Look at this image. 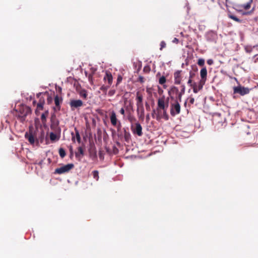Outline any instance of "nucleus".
Segmentation results:
<instances>
[{
    "mask_svg": "<svg viewBox=\"0 0 258 258\" xmlns=\"http://www.w3.org/2000/svg\"><path fill=\"white\" fill-rule=\"evenodd\" d=\"M180 112V105L179 101L177 99H175L173 103H172L170 105V113L172 116H175Z\"/></svg>",
    "mask_w": 258,
    "mask_h": 258,
    "instance_id": "f257e3e1",
    "label": "nucleus"
},
{
    "mask_svg": "<svg viewBox=\"0 0 258 258\" xmlns=\"http://www.w3.org/2000/svg\"><path fill=\"white\" fill-rule=\"evenodd\" d=\"M174 82L176 85H182V81L184 78H186V76L184 75V72L182 71L177 70L174 73Z\"/></svg>",
    "mask_w": 258,
    "mask_h": 258,
    "instance_id": "f03ea898",
    "label": "nucleus"
},
{
    "mask_svg": "<svg viewBox=\"0 0 258 258\" xmlns=\"http://www.w3.org/2000/svg\"><path fill=\"white\" fill-rule=\"evenodd\" d=\"M31 112V108L28 106H24L22 107L19 110L18 115H16L18 118H20L22 121H23L27 115Z\"/></svg>",
    "mask_w": 258,
    "mask_h": 258,
    "instance_id": "7ed1b4c3",
    "label": "nucleus"
},
{
    "mask_svg": "<svg viewBox=\"0 0 258 258\" xmlns=\"http://www.w3.org/2000/svg\"><path fill=\"white\" fill-rule=\"evenodd\" d=\"M250 89L247 87H244L241 85L233 87V93L239 94L241 96L245 95L249 93Z\"/></svg>",
    "mask_w": 258,
    "mask_h": 258,
    "instance_id": "20e7f679",
    "label": "nucleus"
},
{
    "mask_svg": "<svg viewBox=\"0 0 258 258\" xmlns=\"http://www.w3.org/2000/svg\"><path fill=\"white\" fill-rule=\"evenodd\" d=\"M74 167V165L73 163L63 165L59 168H57L55 170L54 173L61 174L66 172H69Z\"/></svg>",
    "mask_w": 258,
    "mask_h": 258,
    "instance_id": "39448f33",
    "label": "nucleus"
},
{
    "mask_svg": "<svg viewBox=\"0 0 258 258\" xmlns=\"http://www.w3.org/2000/svg\"><path fill=\"white\" fill-rule=\"evenodd\" d=\"M70 105L71 110L74 111L75 109H79L81 107L83 106V102L80 99H72L70 102Z\"/></svg>",
    "mask_w": 258,
    "mask_h": 258,
    "instance_id": "423d86ee",
    "label": "nucleus"
},
{
    "mask_svg": "<svg viewBox=\"0 0 258 258\" xmlns=\"http://www.w3.org/2000/svg\"><path fill=\"white\" fill-rule=\"evenodd\" d=\"M131 128L134 134H136L139 137L143 135L142 127L139 122H136L134 126L132 125Z\"/></svg>",
    "mask_w": 258,
    "mask_h": 258,
    "instance_id": "0eeeda50",
    "label": "nucleus"
},
{
    "mask_svg": "<svg viewBox=\"0 0 258 258\" xmlns=\"http://www.w3.org/2000/svg\"><path fill=\"white\" fill-rule=\"evenodd\" d=\"M206 40L209 42H216L217 39V33L213 31L208 32L205 35Z\"/></svg>",
    "mask_w": 258,
    "mask_h": 258,
    "instance_id": "6e6552de",
    "label": "nucleus"
},
{
    "mask_svg": "<svg viewBox=\"0 0 258 258\" xmlns=\"http://www.w3.org/2000/svg\"><path fill=\"white\" fill-rule=\"evenodd\" d=\"M136 100H137L136 105H137V112L139 113L140 107L144 106L143 103V97L142 95L140 94V93L139 92L137 93Z\"/></svg>",
    "mask_w": 258,
    "mask_h": 258,
    "instance_id": "1a4fd4ad",
    "label": "nucleus"
},
{
    "mask_svg": "<svg viewBox=\"0 0 258 258\" xmlns=\"http://www.w3.org/2000/svg\"><path fill=\"white\" fill-rule=\"evenodd\" d=\"M168 106V102H167L166 103H165L164 96L159 98L158 99L157 108L160 109H164L165 108H167Z\"/></svg>",
    "mask_w": 258,
    "mask_h": 258,
    "instance_id": "9d476101",
    "label": "nucleus"
},
{
    "mask_svg": "<svg viewBox=\"0 0 258 258\" xmlns=\"http://www.w3.org/2000/svg\"><path fill=\"white\" fill-rule=\"evenodd\" d=\"M110 120L113 126H117V123H118V121H119L117 119L116 113L113 110L110 112Z\"/></svg>",
    "mask_w": 258,
    "mask_h": 258,
    "instance_id": "9b49d317",
    "label": "nucleus"
},
{
    "mask_svg": "<svg viewBox=\"0 0 258 258\" xmlns=\"http://www.w3.org/2000/svg\"><path fill=\"white\" fill-rule=\"evenodd\" d=\"M200 76L201 79L200 82H202V83H206L207 80V70L205 67H203L200 71Z\"/></svg>",
    "mask_w": 258,
    "mask_h": 258,
    "instance_id": "f8f14e48",
    "label": "nucleus"
},
{
    "mask_svg": "<svg viewBox=\"0 0 258 258\" xmlns=\"http://www.w3.org/2000/svg\"><path fill=\"white\" fill-rule=\"evenodd\" d=\"M205 84V83H202V82H199L198 84H197L196 83H193V92L195 93H197L200 90L203 89Z\"/></svg>",
    "mask_w": 258,
    "mask_h": 258,
    "instance_id": "ddd939ff",
    "label": "nucleus"
},
{
    "mask_svg": "<svg viewBox=\"0 0 258 258\" xmlns=\"http://www.w3.org/2000/svg\"><path fill=\"white\" fill-rule=\"evenodd\" d=\"M62 98L59 97L57 95L54 97V103L56 107L54 108L55 110H59L60 109V103L62 102Z\"/></svg>",
    "mask_w": 258,
    "mask_h": 258,
    "instance_id": "4468645a",
    "label": "nucleus"
},
{
    "mask_svg": "<svg viewBox=\"0 0 258 258\" xmlns=\"http://www.w3.org/2000/svg\"><path fill=\"white\" fill-rule=\"evenodd\" d=\"M105 81L108 82V85L110 86L112 83L113 78L111 73L106 72L103 78Z\"/></svg>",
    "mask_w": 258,
    "mask_h": 258,
    "instance_id": "2eb2a0df",
    "label": "nucleus"
},
{
    "mask_svg": "<svg viewBox=\"0 0 258 258\" xmlns=\"http://www.w3.org/2000/svg\"><path fill=\"white\" fill-rule=\"evenodd\" d=\"M185 91V86L184 84H182L181 86V90L180 92L178 91V94H177V97L176 99H177L179 102L181 101V98L182 95L184 94Z\"/></svg>",
    "mask_w": 258,
    "mask_h": 258,
    "instance_id": "dca6fc26",
    "label": "nucleus"
},
{
    "mask_svg": "<svg viewBox=\"0 0 258 258\" xmlns=\"http://www.w3.org/2000/svg\"><path fill=\"white\" fill-rule=\"evenodd\" d=\"M177 94H178V88L174 86H172L168 91V94L170 96L177 95ZM171 98L172 99L173 97L171 96Z\"/></svg>",
    "mask_w": 258,
    "mask_h": 258,
    "instance_id": "f3484780",
    "label": "nucleus"
},
{
    "mask_svg": "<svg viewBox=\"0 0 258 258\" xmlns=\"http://www.w3.org/2000/svg\"><path fill=\"white\" fill-rule=\"evenodd\" d=\"M228 17L232 19L233 20L238 22V23H241L243 22V20H241V19H240L239 18H238L236 16H235L234 15H233L231 12H228Z\"/></svg>",
    "mask_w": 258,
    "mask_h": 258,
    "instance_id": "a211bd4d",
    "label": "nucleus"
},
{
    "mask_svg": "<svg viewBox=\"0 0 258 258\" xmlns=\"http://www.w3.org/2000/svg\"><path fill=\"white\" fill-rule=\"evenodd\" d=\"M89 152L91 156L95 157L97 156L96 148L94 145H90V147L89 149Z\"/></svg>",
    "mask_w": 258,
    "mask_h": 258,
    "instance_id": "6ab92c4d",
    "label": "nucleus"
},
{
    "mask_svg": "<svg viewBox=\"0 0 258 258\" xmlns=\"http://www.w3.org/2000/svg\"><path fill=\"white\" fill-rule=\"evenodd\" d=\"M25 138L28 140L29 142L31 144H33L35 143V141L36 140L33 135L31 133H30V134L26 133L25 134Z\"/></svg>",
    "mask_w": 258,
    "mask_h": 258,
    "instance_id": "aec40b11",
    "label": "nucleus"
},
{
    "mask_svg": "<svg viewBox=\"0 0 258 258\" xmlns=\"http://www.w3.org/2000/svg\"><path fill=\"white\" fill-rule=\"evenodd\" d=\"M137 114L139 118L143 120L145 116V110L144 106L140 107L139 113H137Z\"/></svg>",
    "mask_w": 258,
    "mask_h": 258,
    "instance_id": "412c9836",
    "label": "nucleus"
},
{
    "mask_svg": "<svg viewBox=\"0 0 258 258\" xmlns=\"http://www.w3.org/2000/svg\"><path fill=\"white\" fill-rule=\"evenodd\" d=\"M123 130L124 140L126 142L128 143L131 138V134L126 129L124 128Z\"/></svg>",
    "mask_w": 258,
    "mask_h": 258,
    "instance_id": "4be33fe9",
    "label": "nucleus"
},
{
    "mask_svg": "<svg viewBox=\"0 0 258 258\" xmlns=\"http://www.w3.org/2000/svg\"><path fill=\"white\" fill-rule=\"evenodd\" d=\"M167 108L162 109V118H163L165 120H169V115L167 114Z\"/></svg>",
    "mask_w": 258,
    "mask_h": 258,
    "instance_id": "5701e85b",
    "label": "nucleus"
},
{
    "mask_svg": "<svg viewBox=\"0 0 258 258\" xmlns=\"http://www.w3.org/2000/svg\"><path fill=\"white\" fill-rule=\"evenodd\" d=\"M156 111H157V114L156 116V119L158 121L160 120L161 119H162V109H160L156 108Z\"/></svg>",
    "mask_w": 258,
    "mask_h": 258,
    "instance_id": "b1692460",
    "label": "nucleus"
},
{
    "mask_svg": "<svg viewBox=\"0 0 258 258\" xmlns=\"http://www.w3.org/2000/svg\"><path fill=\"white\" fill-rule=\"evenodd\" d=\"M252 2V0H249L246 4H242L239 7L243 8L245 10H248L250 8L251 4Z\"/></svg>",
    "mask_w": 258,
    "mask_h": 258,
    "instance_id": "393cba45",
    "label": "nucleus"
},
{
    "mask_svg": "<svg viewBox=\"0 0 258 258\" xmlns=\"http://www.w3.org/2000/svg\"><path fill=\"white\" fill-rule=\"evenodd\" d=\"M48 114V111H46L44 113H43L41 115V119L43 123L46 122V116Z\"/></svg>",
    "mask_w": 258,
    "mask_h": 258,
    "instance_id": "a878e982",
    "label": "nucleus"
},
{
    "mask_svg": "<svg viewBox=\"0 0 258 258\" xmlns=\"http://www.w3.org/2000/svg\"><path fill=\"white\" fill-rule=\"evenodd\" d=\"M78 152L76 153L75 155L76 157H79L80 156V155H81L82 156L84 155V153L83 148L81 147H79L78 148Z\"/></svg>",
    "mask_w": 258,
    "mask_h": 258,
    "instance_id": "bb28decb",
    "label": "nucleus"
},
{
    "mask_svg": "<svg viewBox=\"0 0 258 258\" xmlns=\"http://www.w3.org/2000/svg\"><path fill=\"white\" fill-rule=\"evenodd\" d=\"M50 139L51 141H54L55 140H58L59 138H58L55 134L53 132H51L50 134Z\"/></svg>",
    "mask_w": 258,
    "mask_h": 258,
    "instance_id": "cd10ccee",
    "label": "nucleus"
},
{
    "mask_svg": "<svg viewBox=\"0 0 258 258\" xmlns=\"http://www.w3.org/2000/svg\"><path fill=\"white\" fill-rule=\"evenodd\" d=\"M79 95L81 97L86 99L87 97V91L85 90H82L80 92Z\"/></svg>",
    "mask_w": 258,
    "mask_h": 258,
    "instance_id": "c85d7f7f",
    "label": "nucleus"
},
{
    "mask_svg": "<svg viewBox=\"0 0 258 258\" xmlns=\"http://www.w3.org/2000/svg\"><path fill=\"white\" fill-rule=\"evenodd\" d=\"M92 175L93 176V178L96 180H98L99 176V172L97 170H94L92 171Z\"/></svg>",
    "mask_w": 258,
    "mask_h": 258,
    "instance_id": "c756f323",
    "label": "nucleus"
},
{
    "mask_svg": "<svg viewBox=\"0 0 258 258\" xmlns=\"http://www.w3.org/2000/svg\"><path fill=\"white\" fill-rule=\"evenodd\" d=\"M166 82V79L165 77L162 76L159 78V83L160 85H164Z\"/></svg>",
    "mask_w": 258,
    "mask_h": 258,
    "instance_id": "7c9ffc66",
    "label": "nucleus"
},
{
    "mask_svg": "<svg viewBox=\"0 0 258 258\" xmlns=\"http://www.w3.org/2000/svg\"><path fill=\"white\" fill-rule=\"evenodd\" d=\"M59 154L61 158H63L66 155L65 150L61 148L59 149Z\"/></svg>",
    "mask_w": 258,
    "mask_h": 258,
    "instance_id": "2f4dec72",
    "label": "nucleus"
},
{
    "mask_svg": "<svg viewBox=\"0 0 258 258\" xmlns=\"http://www.w3.org/2000/svg\"><path fill=\"white\" fill-rule=\"evenodd\" d=\"M109 87V85L108 86H105V85H102L100 88V90L104 93L106 94L107 92V91Z\"/></svg>",
    "mask_w": 258,
    "mask_h": 258,
    "instance_id": "473e14b6",
    "label": "nucleus"
},
{
    "mask_svg": "<svg viewBox=\"0 0 258 258\" xmlns=\"http://www.w3.org/2000/svg\"><path fill=\"white\" fill-rule=\"evenodd\" d=\"M75 132H76V140L77 141V142L79 143H80L81 142V137H80V134H79V131L76 130L75 128Z\"/></svg>",
    "mask_w": 258,
    "mask_h": 258,
    "instance_id": "72a5a7b5",
    "label": "nucleus"
},
{
    "mask_svg": "<svg viewBox=\"0 0 258 258\" xmlns=\"http://www.w3.org/2000/svg\"><path fill=\"white\" fill-rule=\"evenodd\" d=\"M44 138V132L43 131H41L40 133V136L39 137V139H36V141L39 140L40 142H42L43 141Z\"/></svg>",
    "mask_w": 258,
    "mask_h": 258,
    "instance_id": "f704fd0d",
    "label": "nucleus"
},
{
    "mask_svg": "<svg viewBox=\"0 0 258 258\" xmlns=\"http://www.w3.org/2000/svg\"><path fill=\"white\" fill-rule=\"evenodd\" d=\"M198 64L200 66H204L205 64V59L203 58H200L198 61Z\"/></svg>",
    "mask_w": 258,
    "mask_h": 258,
    "instance_id": "c9c22d12",
    "label": "nucleus"
},
{
    "mask_svg": "<svg viewBox=\"0 0 258 258\" xmlns=\"http://www.w3.org/2000/svg\"><path fill=\"white\" fill-rule=\"evenodd\" d=\"M88 81L90 84H93V74H89L88 76Z\"/></svg>",
    "mask_w": 258,
    "mask_h": 258,
    "instance_id": "e433bc0d",
    "label": "nucleus"
},
{
    "mask_svg": "<svg viewBox=\"0 0 258 258\" xmlns=\"http://www.w3.org/2000/svg\"><path fill=\"white\" fill-rule=\"evenodd\" d=\"M156 113H157L156 109H153L152 112V117L153 118L156 119V114H157Z\"/></svg>",
    "mask_w": 258,
    "mask_h": 258,
    "instance_id": "4c0bfd02",
    "label": "nucleus"
},
{
    "mask_svg": "<svg viewBox=\"0 0 258 258\" xmlns=\"http://www.w3.org/2000/svg\"><path fill=\"white\" fill-rule=\"evenodd\" d=\"M166 47V43L164 41H162L160 43V50H162L163 48Z\"/></svg>",
    "mask_w": 258,
    "mask_h": 258,
    "instance_id": "58836bf2",
    "label": "nucleus"
},
{
    "mask_svg": "<svg viewBox=\"0 0 258 258\" xmlns=\"http://www.w3.org/2000/svg\"><path fill=\"white\" fill-rule=\"evenodd\" d=\"M115 93V90H110L108 92V95L109 96H112L113 95H114Z\"/></svg>",
    "mask_w": 258,
    "mask_h": 258,
    "instance_id": "ea45409f",
    "label": "nucleus"
},
{
    "mask_svg": "<svg viewBox=\"0 0 258 258\" xmlns=\"http://www.w3.org/2000/svg\"><path fill=\"white\" fill-rule=\"evenodd\" d=\"M43 107V103L39 102L37 104V108L39 109H42Z\"/></svg>",
    "mask_w": 258,
    "mask_h": 258,
    "instance_id": "a19ab883",
    "label": "nucleus"
},
{
    "mask_svg": "<svg viewBox=\"0 0 258 258\" xmlns=\"http://www.w3.org/2000/svg\"><path fill=\"white\" fill-rule=\"evenodd\" d=\"M116 127L117 131H119L121 127V124L120 121H118V123H117V126H115Z\"/></svg>",
    "mask_w": 258,
    "mask_h": 258,
    "instance_id": "79ce46f5",
    "label": "nucleus"
},
{
    "mask_svg": "<svg viewBox=\"0 0 258 258\" xmlns=\"http://www.w3.org/2000/svg\"><path fill=\"white\" fill-rule=\"evenodd\" d=\"M138 81L141 83H143L144 82V78L143 76H140L138 78Z\"/></svg>",
    "mask_w": 258,
    "mask_h": 258,
    "instance_id": "37998d69",
    "label": "nucleus"
},
{
    "mask_svg": "<svg viewBox=\"0 0 258 258\" xmlns=\"http://www.w3.org/2000/svg\"><path fill=\"white\" fill-rule=\"evenodd\" d=\"M187 84L188 86L193 87V84L192 83V80L191 79H188L187 81Z\"/></svg>",
    "mask_w": 258,
    "mask_h": 258,
    "instance_id": "c03bdc74",
    "label": "nucleus"
},
{
    "mask_svg": "<svg viewBox=\"0 0 258 258\" xmlns=\"http://www.w3.org/2000/svg\"><path fill=\"white\" fill-rule=\"evenodd\" d=\"M195 102V99L193 97L189 98V103L191 104H194Z\"/></svg>",
    "mask_w": 258,
    "mask_h": 258,
    "instance_id": "a18cd8bd",
    "label": "nucleus"
},
{
    "mask_svg": "<svg viewBox=\"0 0 258 258\" xmlns=\"http://www.w3.org/2000/svg\"><path fill=\"white\" fill-rule=\"evenodd\" d=\"M207 63L209 64V65H212L214 63V61L213 59H209L208 60H207Z\"/></svg>",
    "mask_w": 258,
    "mask_h": 258,
    "instance_id": "49530a36",
    "label": "nucleus"
},
{
    "mask_svg": "<svg viewBox=\"0 0 258 258\" xmlns=\"http://www.w3.org/2000/svg\"><path fill=\"white\" fill-rule=\"evenodd\" d=\"M119 112L120 114H121L122 115H123V116H124V114H125V111H124V109L123 107H122L120 110H119Z\"/></svg>",
    "mask_w": 258,
    "mask_h": 258,
    "instance_id": "de8ad7c7",
    "label": "nucleus"
},
{
    "mask_svg": "<svg viewBox=\"0 0 258 258\" xmlns=\"http://www.w3.org/2000/svg\"><path fill=\"white\" fill-rule=\"evenodd\" d=\"M254 10V8L249 12H244L243 13V15H249L251 13V12Z\"/></svg>",
    "mask_w": 258,
    "mask_h": 258,
    "instance_id": "09e8293b",
    "label": "nucleus"
},
{
    "mask_svg": "<svg viewBox=\"0 0 258 258\" xmlns=\"http://www.w3.org/2000/svg\"><path fill=\"white\" fill-rule=\"evenodd\" d=\"M194 76H195V73L191 72V71H190V72H189V79H191L194 77Z\"/></svg>",
    "mask_w": 258,
    "mask_h": 258,
    "instance_id": "8fccbe9b",
    "label": "nucleus"
},
{
    "mask_svg": "<svg viewBox=\"0 0 258 258\" xmlns=\"http://www.w3.org/2000/svg\"><path fill=\"white\" fill-rule=\"evenodd\" d=\"M122 78L121 76H119L117 78V83L118 84L121 81Z\"/></svg>",
    "mask_w": 258,
    "mask_h": 258,
    "instance_id": "3c124183",
    "label": "nucleus"
},
{
    "mask_svg": "<svg viewBox=\"0 0 258 258\" xmlns=\"http://www.w3.org/2000/svg\"><path fill=\"white\" fill-rule=\"evenodd\" d=\"M172 42L173 43H176V44H177V43H178L179 40H178V39L177 38H174L172 40Z\"/></svg>",
    "mask_w": 258,
    "mask_h": 258,
    "instance_id": "603ef678",
    "label": "nucleus"
},
{
    "mask_svg": "<svg viewBox=\"0 0 258 258\" xmlns=\"http://www.w3.org/2000/svg\"><path fill=\"white\" fill-rule=\"evenodd\" d=\"M254 61L255 62L258 60V54H255L253 56Z\"/></svg>",
    "mask_w": 258,
    "mask_h": 258,
    "instance_id": "864d4df0",
    "label": "nucleus"
},
{
    "mask_svg": "<svg viewBox=\"0 0 258 258\" xmlns=\"http://www.w3.org/2000/svg\"><path fill=\"white\" fill-rule=\"evenodd\" d=\"M146 119L147 121H149V120H150V119L149 114H147L146 115Z\"/></svg>",
    "mask_w": 258,
    "mask_h": 258,
    "instance_id": "5fc2aeb1",
    "label": "nucleus"
},
{
    "mask_svg": "<svg viewBox=\"0 0 258 258\" xmlns=\"http://www.w3.org/2000/svg\"><path fill=\"white\" fill-rule=\"evenodd\" d=\"M99 156L100 159H102L103 158V155H102V154L101 151H100L99 153Z\"/></svg>",
    "mask_w": 258,
    "mask_h": 258,
    "instance_id": "6e6d98bb",
    "label": "nucleus"
},
{
    "mask_svg": "<svg viewBox=\"0 0 258 258\" xmlns=\"http://www.w3.org/2000/svg\"><path fill=\"white\" fill-rule=\"evenodd\" d=\"M146 106L147 109H148L150 108L149 105L148 104V103L147 102L146 103Z\"/></svg>",
    "mask_w": 258,
    "mask_h": 258,
    "instance_id": "4d7b16f0",
    "label": "nucleus"
},
{
    "mask_svg": "<svg viewBox=\"0 0 258 258\" xmlns=\"http://www.w3.org/2000/svg\"><path fill=\"white\" fill-rule=\"evenodd\" d=\"M72 140L75 142V137L73 136H74V134H73V133H72Z\"/></svg>",
    "mask_w": 258,
    "mask_h": 258,
    "instance_id": "13d9d810",
    "label": "nucleus"
},
{
    "mask_svg": "<svg viewBox=\"0 0 258 258\" xmlns=\"http://www.w3.org/2000/svg\"><path fill=\"white\" fill-rule=\"evenodd\" d=\"M85 76L88 77L89 74H88V73L87 71L85 72Z\"/></svg>",
    "mask_w": 258,
    "mask_h": 258,
    "instance_id": "bf43d9fd",
    "label": "nucleus"
},
{
    "mask_svg": "<svg viewBox=\"0 0 258 258\" xmlns=\"http://www.w3.org/2000/svg\"><path fill=\"white\" fill-rule=\"evenodd\" d=\"M163 85V88H164V89H166V87H167V85H166L165 84H164V85Z\"/></svg>",
    "mask_w": 258,
    "mask_h": 258,
    "instance_id": "052dcab7",
    "label": "nucleus"
},
{
    "mask_svg": "<svg viewBox=\"0 0 258 258\" xmlns=\"http://www.w3.org/2000/svg\"><path fill=\"white\" fill-rule=\"evenodd\" d=\"M158 76H160V73L158 72L157 75H156V77H158Z\"/></svg>",
    "mask_w": 258,
    "mask_h": 258,
    "instance_id": "680f3d73",
    "label": "nucleus"
},
{
    "mask_svg": "<svg viewBox=\"0 0 258 258\" xmlns=\"http://www.w3.org/2000/svg\"><path fill=\"white\" fill-rule=\"evenodd\" d=\"M41 94V93H40H40H38V94H37V96L38 97H39V96H40Z\"/></svg>",
    "mask_w": 258,
    "mask_h": 258,
    "instance_id": "e2e57ef3",
    "label": "nucleus"
},
{
    "mask_svg": "<svg viewBox=\"0 0 258 258\" xmlns=\"http://www.w3.org/2000/svg\"><path fill=\"white\" fill-rule=\"evenodd\" d=\"M70 151H71V152H73V148H72V147H71V148H70Z\"/></svg>",
    "mask_w": 258,
    "mask_h": 258,
    "instance_id": "0e129e2a",
    "label": "nucleus"
},
{
    "mask_svg": "<svg viewBox=\"0 0 258 258\" xmlns=\"http://www.w3.org/2000/svg\"><path fill=\"white\" fill-rule=\"evenodd\" d=\"M186 104H187V101H186L184 103V106H185L186 105Z\"/></svg>",
    "mask_w": 258,
    "mask_h": 258,
    "instance_id": "69168bd1",
    "label": "nucleus"
},
{
    "mask_svg": "<svg viewBox=\"0 0 258 258\" xmlns=\"http://www.w3.org/2000/svg\"><path fill=\"white\" fill-rule=\"evenodd\" d=\"M245 50H246V51L247 52L249 51V49H248L247 48H245Z\"/></svg>",
    "mask_w": 258,
    "mask_h": 258,
    "instance_id": "338daca9",
    "label": "nucleus"
},
{
    "mask_svg": "<svg viewBox=\"0 0 258 258\" xmlns=\"http://www.w3.org/2000/svg\"><path fill=\"white\" fill-rule=\"evenodd\" d=\"M227 1H228V0H226V2H227Z\"/></svg>",
    "mask_w": 258,
    "mask_h": 258,
    "instance_id": "774afa93",
    "label": "nucleus"
}]
</instances>
